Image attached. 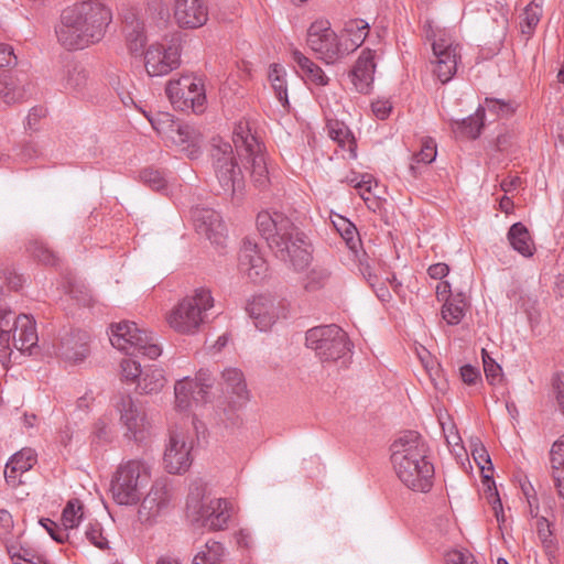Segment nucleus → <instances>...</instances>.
Segmentation results:
<instances>
[{
    "label": "nucleus",
    "instance_id": "1",
    "mask_svg": "<svg viewBox=\"0 0 564 564\" xmlns=\"http://www.w3.org/2000/svg\"><path fill=\"white\" fill-rule=\"evenodd\" d=\"M111 21V10L102 2H77L62 12L56 35L65 48L83 50L100 42Z\"/></svg>",
    "mask_w": 564,
    "mask_h": 564
},
{
    "label": "nucleus",
    "instance_id": "2",
    "mask_svg": "<svg viewBox=\"0 0 564 564\" xmlns=\"http://www.w3.org/2000/svg\"><path fill=\"white\" fill-rule=\"evenodd\" d=\"M390 460L398 479L409 489L427 492L433 487L434 466L429 446L415 431L398 436L390 446Z\"/></svg>",
    "mask_w": 564,
    "mask_h": 564
},
{
    "label": "nucleus",
    "instance_id": "3",
    "mask_svg": "<svg viewBox=\"0 0 564 564\" xmlns=\"http://www.w3.org/2000/svg\"><path fill=\"white\" fill-rule=\"evenodd\" d=\"M257 228L276 258L289 263L295 271H302L310 264L311 252L304 234L284 214L260 212Z\"/></svg>",
    "mask_w": 564,
    "mask_h": 564
},
{
    "label": "nucleus",
    "instance_id": "4",
    "mask_svg": "<svg viewBox=\"0 0 564 564\" xmlns=\"http://www.w3.org/2000/svg\"><path fill=\"white\" fill-rule=\"evenodd\" d=\"M306 347L324 364L346 367L352 352L347 333L335 324L310 328L305 334Z\"/></svg>",
    "mask_w": 564,
    "mask_h": 564
},
{
    "label": "nucleus",
    "instance_id": "5",
    "mask_svg": "<svg viewBox=\"0 0 564 564\" xmlns=\"http://www.w3.org/2000/svg\"><path fill=\"white\" fill-rule=\"evenodd\" d=\"M152 477V465L143 458L122 462L111 481L115 501L122 506L135 505Z\"/></svg>",
    "mask_w": 564,
    "mask_h": 564
},
{
    "label": "nucleus",
    "instance_id": "6",
    "mask_svg": "<svg viewBox=\"0 0 564 564\" xmlns=\"http://www.w3.org/2000/svg\"><path fill=\"white\" fill-rule=\"evenodd\" d=\"M214 306L209 289L199 286L193 294L185 296L169 313L166 321L171 328L180 334H194L205 322L206 313Z\"/></svg>",
    "mask_w": 564,
    "mask_h": 564
},
{
    "label": "nucleus",
    "instance_id": "7",
    "mask_svg": "<svg viewBox=\"0 0 564 564\" xmlns=\"http://www.w3.org/2000/svg\"><path fill=\"white\" fill-rule=\"evenodd\" d=\"M232 141L239 156L247 160L251 169V178L256 186L264 187L269 183V172L262 147L251 133L249 122L239 121L232 131Z\"/></svg>",
    "mask_w": 564,
    "mask_h": 564
},
{
    "label": "nucleus",
    "instance_id": "8",
    "mask_svg": "<svg viewBox=\"0 0 564 564\" xmlns=\"http://www.w3.org/2000/svg\"><path fill=\"white\" fill-rule=\"evenodd\" d=\"M109 340L115 348L131 356L142 354L149 359H156L162 354L154 337L133 322L112 325Z\"/></svg>",
    "mask_w": 564,
    "mask_h": 564
},
{
    "label": "nucleus",
    "instance_id": "9",
    "mask_svg": "<svg viewBox=\"0 0 564 564\" xmlns=\"http://www.w3.org/2000/svg\"><path fill=\"white\" fill-rule=\"evenodd\" d=\"M187 517L210 530H224L231 517V505L226 499H204L199 489L192 491L186 501Z\"/></svg>",
    "mask_w": 564,
    "mask_h": 564
},
{
    "label": "nucleus",
    "instance_id": "10",
    "mask_svg": "<svg viewBox=\"0 0 564 564\" xmlns=\"http://www.w3.org/2000/svg\"><path fill=\"white\" fill-rule=\"evenodd\" d=\"M306 42L317 58L328 65L348 55L346 42L337 35L327 20H316L310 25Z\"/></svg>",
    "mask_w": 564,
    "mask_h": 564
},
{
    "label": "nucleus",
    "instance_id": "11",
    "mask_svg": "<svg viewBox=\"0 0 564 564\" xmlns=\"http://www.w3.org/2000/svg\"><path fill=\"white\" fill-rule=\"evenodd\" d=\"M167 98L174 108L199 113L205 109L206 95L202 80L191 74L170 79L165 87Z\"/></svg>",
    "mask_w": 564,
    "mask_h": 564
},
{
    "label": "nucleus",
    "instance_id": "12",
    "mask_svg": "<svg viewBox=\"0 0 564 564\" xmlns=\"http://www.w3.org/2000/svg\"><path fill=\"white\" fill-rule=\"evenodd\" d=\"M212 158L216 177L224 193L234 195L240 191L243 180L240 169L237 167L231 144L221 139H214Z\"/></svg>",
    "mask_w": 564,
    "mask_h": 564
},
{
    "label": "nucleus",
    "instance_id": "13",
    "mask_svg": "<svg viewBox=\"0 0 564 564\" xmlns=\"http://www.w3.org/2000/svg\"><path fill=\"white\" fill-rule=\"evenodd\" d=\"M111 404L119 415V422L126 429V436L135 442H143L151 432L147 414L138 406L129 393H118Z\"/></svg>",
    "mask_w": 564,
    "mask_h": 564
},
{
    "label": "nucleus",
    "instance_id": "14",
    "mask_svg": "<svg viewBox=\"0 0 564 564\" xmlns=\"http://www.w3.org/2000/svg\"><path fill=\"white\" fill-rule=\"evenodd\" d=\"M148 119L158 133L166 135L172 143L182 151H186L191 159L198 155V134L193 127L174 121L169 113H162L160 118L148 117Z\"/></svg>",
    "mask_w": 564,
    "mask_h": 564
},
{
    "label": "nucleus",
    "instance_id": "15",
    "mask_svg": "<svg viewBox=\"0 0 564 564\" xmlns=\"http://www.w3.org/2000/svg\"><path fill=\"white\" fill-rule=\"evenodd\" d=\"M214 379L208 370H199L195 379L185 377L175 383V402L180 410H187L192 401L203 404L209 401Z\"/></svg>",
    "mask_w": 564,
    "mask_h": 564
},
{
    "label": "nucleus",
    "instance_id": "16",
    "mask_svg": "<svg viewBox=\"0 0 564 564\" xmlns=\"http://www.w3.org/2000/svg\"><path fill=\"white\" fill-rule=\"evenodd\" d=\"M432 72L442 83L453 79L460 61V46L447 36H440L433 42Z\"/></svg>",
    "mask_w": 564,
    "mask_h": 564
},
{
    "label": "nucleus",
    "instance_id": "17",
    "mask_svg": "<svg viewBox=\"0 0 564 564\" xmlns=\"http://www.w3.org/2000/svg\"><path fill=\"white\" fill-rule=\"evenodd\" d=\"M191 218L198 235L206 237L216 247L226 246L227 227L218 212L208 207L195 206L191 209Z\"/></svg>",
    "mask_w": 564,
    "mask_h": 564
},
{
    "label": "nucleus",
    "instance_id": "18",
    "mask_svg": "<svg viewBox=\"0 0 564 564\" xmlns=\"http://www.w3.org/2000/svg\"><path fill=\"white\" fill-rule=\"evenodd\" d=\"M193 442L187 433L172 431L164 452V466L170 474H183L192 464Z\"/></svg>",
    "mask_w": 564,
    "mask_h": 564
},
{
    "label": "nucleus",
    "instance_id": "19",
    "mask_svg": "<svg viewBox=\"0 0 564 564\" xmlns=\"http://www.w3.org/2000/svg\"><path fill=\"white\" fill-rule=\"evenodd\" d=\"M181 65L177 44H152L144 53V67L149 76H165Z\"/></svg>",
    "mask_w": 564,
    "mask_h": 564
},
{
    "label": "nucleus",
    "instance_id": "20",
    "mask_svg": "<svg viewBox=\"0 0 564 564\" xmlns=\"http://www.w3.org/2000/svg\"><path fill=\"white\" fill-rule=\"evenodd\" d=\"M171 497L169 486L163 480H156L139 507V520L148 525L154 524L169 512Z\"/></svg>",
    "mask_w": 564,
    "mask_h": 564
},
{
    "label": "nucleus",
    "instance_id": "21",
    "mask_svg": "<svg viewBox=\"0 0 564 564\" xmlns=\"http://www.w3.org/2000/svg\"><path fill=\"white\" fill-rule=\"evenodd\" d=\"M246 310L260 332H267L279 318L286 317L282 302L267 295L253 296Z\"/></svg>",
    "mask_w": 564,
    "mask_h": 564
},
{
    "label": "nucleus",
    "instance_id": "22",
    "mask_svg": "<svg viewBox=\"0 0 564 564\" xmlns=\"http://www.w3.org/2000/svg\"><path fill=\"white\" fill-rule=\"evenodd\" d=\"M90 336L86 330L65 333L56 347V355L67 362L83 361L89 354Z\"/></svg>",
    "mask_w": 564,
    "mask_h": 564
},
{
    "label": "nucleus",
    "instance_id": "23",
    "mask_svg": "<svg viewBox=\"0 0 564 564\" xmlns=\"http://www.w3.org/2000/svg\"><path fill=\"white\" fill-rule=\"evenodd\" d=\"M0 90L2 104L10 106L23 102L31 96V82L23 72H7L0 74Z\"/></svg>",
    "mask_w": 564,
    "mask_h": 564
},
{
    "label": "nucleus",
    "instance_id": "24",
    "mask_svg": "<svg viewBox=\"0 0 564 564\" xmlns=\"http://www.w3.org/2000/svg\"><path fill=\"white\" fill-rule=\"evenodd\" d=\"M239 270L251 281H261L268 271V265L259 251L258 245L251 239L246 238L239 253Z\"/></svg>",
    "mask_w": 564,
    "mask_h": 564
},
{
    "label": "nucleus",
    "instance_id": "25",
    "mask_svg": "<svg viewBox=\"0 0 564 564\" xmlns=\"http://www.w3.org/2000/svg\"><path fill=\"white\" fill-rule=\"evenodd\" d=\"M173 9L181 28H200L208 20V8L204 0H174Z\"/></svg>",
    "mask_w": 564,
    "mask_h": 564
},
{
    "label": "nucleus",
    "instance_id": "26",
    "mask_svg": "<svg viewBox=\"0 0 564 564\" xmlns=\"http://www.w3.org/2000/svg\"><path fill=\"white\" fill-rule=\"evenodd\" d=\"M376 53L369 48L361 51L351 73V82L357 91L368 94L373 83Z\"/></svg>",
    "mask_w": 564,
    "mask_h": 564
},
{
    "label": "nucleus",
    "instance_id": "27",
    "mask_svg": "<svg viewBox=\"0 0 564 564\" xmlns=\"http://www.w3.org/2000/svg\"><path fill=\"white\" fill-rule=\"evenodd\" d=\"M12 339L15 349L32 354V349L36 347L39 341L36 324L32 316L20 314L14 318Z\"/></svg>",
    "mask_w": 564,
    "mask_h": 564
},
{
    "label": "nucleus",
    "instance_id": "28",
    "mask_svg": "<svg viewBox=\"0 0 564 564\" xmlns=\"http://www.w3.org/2000/svg\"><path fill=\"white\" fill-rule=\"evenodd\" d=\"M57 82L67 94L80 95L87 86L88 75L79 63L69 59L58 72Z\"/></svg>",
    "mask_w": 564,
    "mask_h": 564
},
{
    "label": "nucleus",
    "instance_id": "29",
    "mask_svg": "<svg viewBox=\"0 0 564 564\" xmlns=\"http://www.w3.org/2000/svg\"><path fill=\"white\" fill-rule=\"evenodd\" d=\"M37 462V456L34 449L25 447L11 456L6 464L4 478L6 481L17 487L22 484L21 477L24 473L29 471Z\"/></svg>",
    "mask_w": 564,
    "mask_h": 564
},
{
    "label": "nucleus",
    "instance_id": "30",
    "mask_svg": "<svg viewBox=\"0 0 564 564\" xmlns=\"http://www.w3.org/2000/svg\"><path fill=\"white\" fill-rule=\"evenodd\" d=\"M291 57L306 83L317 86H326L329 83V78L322 67L314 63L310 57L305 56L297 48H293L291 51Z\"/></svg>",
    "mask_w": 564,
    "mask_h": 564
},
{
    "label": "nucleus",
    "instance_id": "31",
    "mask_svg": "<svg viewBox=\"0 0 564 564\" xmlns=\"http://www.w3.org/2000/svg\"><path fill=\"white\" fill-rule=\"evenodd\" d=\"M508 241L512 249L524 258H531L535 252V245L529 229L522 223H514L508 230Z\"/></svg>",
    "mask_w": 564,
    "mask_h": 564
},
{
    "label": "nucleus",
    "instance_id": "32",
    "mask_svg": "<svg viewBox=\"0 0 564 564\" xmlns=\"http://www.w3.org/2000/svg\"><path fill=\"white\" fill-rule=\"evenodd\" d=\"M370 25L362 19H352L345 23L344 34L340 36L346 42L347 54L356 51L366 40Z\"/></svg>",
    "mask_w": 564,
    "mask_h": 564
},
{
    "label": "nucleus",
    "instance_id": "33",
    "mask_svg": "<svg viewBox=\"0 0 564 564\" xmlns=\"http://www.w3.org/2000/svg\"><path fill=\"white\" fill-rule=\"evenodd\" d=\"M124 32L127 35L128 47L132 53H139L144 47L147 36L144 24L134 12L124 17Z\"/></svg>",
    "mask_w": 564,
    "mask_h": 564
},
{
    "label": "nucleus",
    "instance_id": "34",
    "mask_svg": "<svg viewBox=\"0 0 564 564\" xmlns=\"http://www.w3.org/2000/svg\"><path fill=\"white\" fill-rule=\"evenodd\" d=\"M550 462L557 494L564 499V435L553 443L550 451Z\"/></svg>",
    "mask_w": 564,
    "mask_h": 564
},
{
    "label": "nucleus",
    "instance_id": "35",
    "mask_svg": "<svg viewBox=\"0 0 564 564\" xmlns=\"http://www.w3.org/2000/svg\"><path fill=\"white\" fill-rule=\"evenodd\" d=\"M327 130L329 138L337 142L341 149L347 150L351 159L357 156L355 138L344 122L329 120L327 123Z\"/></svg>",
    "mask_w": 564,
    "mask_h": 564
},
{
    "label": "nucleus",
    "instance_id": "36",
    "mask_svg": "<svg viewBox=\"0 0 564 564\" xmlns=\"http://www.w3.org/2000/svg\"><path fill=\"white\" fill-rule=\"evenodd\" d=\"M224 389L227 393L232 394L238 401L248 399V390L243 373L237 368H227L223 371Z\"/></svg>",
    "mask_w": 564,
    "mask_h": 564
},
{
    "label": "nucleus",
    "instance_id": "37",
    "mask_svg": "<svg viewBox=\"0 0 564 564\" xmlns=\"http://www.w3.org/2000/svg\"><path fill=\"white\" fill-rule=\"evenodd\" d=\"M269 80L274 90L275 97L281 106L289 110L290 101L288 96L286 72L280 64H272L269 68Z\"/></svg>",
    "mask_w": 564,
    "mask_h": 564
},
{
    "label": "nucleus",
    "instance_id": "38",
    "mask_svg": "<svg viewBox=\"0 0 564 564\" xmlns=\"http://www.w3.org/2000/svg\"><path fill=\"white\" fill-rule=\"evenodd\" d=\"M543 1L532 0L520 15V29L523 35L531 37L543 14Z\"/></svg>",
    "mask_w": 564,
    "mask_h": 564
},
{
    "label": "nucleus",
    "instance_id": "39",
    "mask_svg": "<svg viewBox=\"0 0 564 564\" xmlns=\"http://www.w3.org/2000/svg\"><path fill=\"white\" fill-rule=\"evenodd\" d=\"M451 127L455 133L462 137L476 139L480 135L484 127V117L477 109L474 115L463 120H452Z\"/></svg>",
    "mask_w": 564,
    "mask_h": 564
},
{
    "label": "nucleus",
    "instance_id": "40",
    "mask_svg": "<svg viewBox=\"0 0 564 564\" xmlns=\"http://www.w3.org/2000/svg\"><path fill=\"white\" fill-rule=\"evenodd\" d=\"M466 303L462 293L447 299L442 307V317L448 325H458L465 316Z\"/></svg>",
    "mask_w": 564,
    "mask_h": 564
},
{
    "label": "nucleus",
    "instance_id": "41",
    "mask_svg": "<svg viewBox=\"0 0 564 564\" xmlns=\"http://www.w3.org/2000/svg\"><path fill=\"white\" fill-rule=\"evenodd\" d=\"M139 379L138 388L147 394L160 392L166 382L163 370L154 367L145 368Z\"/></svg>",
    "mask_w": 564,
    "mask_h": 564
},
{
    "label": "nucleus",
    "instance_id": "42",
    "mask_svg": "<svg viewBox=\"0 0 564 564\" xmlns=\"http://www.w3.org/2000/svg\"><path fill=\"white\" fill-rule=\"evenodd\" d=\"M477 109L484 118L485 113L488 112L491 121L508 118L514 112V107L511 102L497 98H486L484 104L479 105Z\"/></svg>",
    "mask_w": 564,
    "mask_h": 564
},
{
    "label": "nucleus",
    "instance_id": "43",
    "mask_svg": "<svg viewBox=\"0 0 564 564\" xmlns=\"http://www.w3.org/2000/svg\"><path fill=\"white\" fill-rule=\"evenodd\" d=\"M224 554L225 547L220 542L207 541L194 556L193 564H220Z\"/></svg>",
    "mask_w": 564,
    "mask_h": 564
},
{
    "label": "nucleus",
    "instance_id": "44",
    "mask_svg": "<svg viewBox=\"0 0 564 564\" xmlns=\"http://www.w3.org/2000/svg\"><path fill=\"white\" fill-rule=\"evenodd\" d=\"M83 517V503L78 499H70L63 509L62 524L69 532L78 527Z\"/></svg>",
    "mask_w": 564,
    "mask_h": 564
},
{
    "label": "nucleus",
    "instance_id": "45",
    "mask_svg": "<svg viewBox=\"0 0 564 564\" xmlns=\"http://www.w3.org/2000/svg\"><path fill=\"white\" fill-rule=\"evenodd\" d=\"M329 271L324 268H313L304 278L303 286L307 292H315L323 289L328 279Z\"/></svg>",
    "mask_w": 564,
    "mask_h": 564
},
{
    "label": "nucleus",
    "instance_id": "46",
    "mask_svg": "<svg viewBox=\"0 0 564 564\" xmlns=\"http://www.w3.org/2000/svg\"><path fill=\"white\" fill-rule=\"evenodd\" d=\"M7 550L12 561H14V564L17 562H20L21 564H30L42 556L35 550L26 545L11 543L7 545Z\"/></svg>",
    "mask_w": 564,
    "mask_h": 564
},
{
    "label": "nucleus",
    "instance_id": "47",
    "mask_svg": "<svg viewBox=\"0 0 564 564\" xmlns=\"http://www.w3.org/2000/svg\"><path fill=\"white\" fill-rule=\"evenodd\" d=\"M85 536L86 539L96 547L100 550L109 549V542L107 538L104 535L102 525L94 520L89 521L85 525Z\"/></svg>",
    "mask_w": 564,
    "mask_h": 564
},
{
    "label": "nucleus",
    "instance_id": "48",
    "mask_svg": "<svg viewBox=\"0 0 564 564\" xmlns=\"http://www.w3.org/2000/svg\"><path fill=\"white\" fill-rule=\"evenodd\" d=\"M29 251L40 262L45 264H55L57 257L55 253L42 241L34 240L29 245Z\"/></svg>",
    "mask_w": 564,
    "mask_h": 564
},
{
    "label": "nucleus",
    "instance_id": "49",
    "mask_svg": "<svg viewBox=\"0 0 564 564\" xmlns=\"http://www.w3.org/2000/svg\"><path fill=\"white\" fill-rule=\"evenodd\" d=\"M471 455L478 467L482 473L494 470V465L490 455L482 443L477 440L473 443Z\"/></svg>",
    "mask_w": 564,
    "mask_h": 564
},
{
    "label": "nucleus",
    "instance_id": "50",
    "mask_svg": "<svg viewBox=\"0 0 564 564\" xmlns=\"http://www.w3.org/2000/svg\"><path fill=\"white\" fill-rule=\"evenodd\" d=\"M481 352L486 379L490 384L495 386L501 381L502 369L500 365H498L485 349H482Z\"/></svg>",
    "mask_w": 564,
    "mask_h": 564
},
{
    "label": "nucleus",
    "instance_id": "51",
    "mask_svg": "<svg viewBox=\"0 0 564 564\" xmlns=\"http://www.w3.org/2000/svg\"><path fill=\"white\" fill-rule=\"evenodd\" d=\"M140 177L144 184L154 191H163L166 188V181L162 173L153 169H144Z\"/></svg>",
    "mask_w": 564,
    "mask_h": 564
},
{
    "label": "nucleus",
    "instance_id": "52",
    "mask_svg": "<svg viewBox=\"0 0 564 564\" xmlns=\"http://www.w3.org/2000/svg\"><path fill=\"white\" fill-rule=\"evenodd\" d=\"M121 368V375L122 378L126 381L134 382L137 379L140 378L143 370L141 369L140 362L131 359V358H124L120 362Z\"/></svg>",
    "mask_w": 564,
    "mask_h": 564
},
{
    "label": "nucleus",
    "instance_id": "53",
    "mask_svg": "<svg viewBox=\"0 0 564 564\" xmlns=\"http://www.w3.org/2000/svg\"><path fill=\"white\" fill-rule=\"evenodd\" d=\"M40 523L54 541L64 543L66 540L70 539V532L65 530V528H59L58 524L51 519H41Z\"/></svg>",
    "mask_w": 564,
    "mask_h": 564
},
{
    "label": "nucleus",
    "instance_id": "54",
    "mask_svg": "<svg viewBox=\"0 0 564 564\" xmlns=\"http://www.w3.org/2000/svg\"><path fill=\"white\" fill-rule=\"evenodd\" d=\"M437 150L436 143L433 139H427L423 142L419 153L414 155L417 163L430 164L436 159Z\"/></svg>",
    "mask_w": 564,
    "mask_h": 564
},
{
    "label": "nucleus",
    "instance_id": "55",
    "mask_svg": "<svg viewBox=\"0 0 564 564\" xmlns=\"http://www.w3.org/2000/svg\"><path fill=\"white\" fill-rule=\"evenodd\" d=\"M110 419L107 416L99 417L93 429V435L98 442H109L111 438Z\"/></svg>",
    "mask_w": 564,
    "mask_h": 564
},
{
    "label": "nucleus",
    "instance_id": "56",
    "mask_svg": "<svg viewBox=\"0 0 564 564\" xmlns=\"http://www.w3.org/2000/svg\"><path fill=\"white\" fill-rule=\"evenodd\" d=\"M378 186L377 182L373 181L370 174H362L360 180L356 182L355 188L358 191L359 196L368 204L370 202V194L372 186Z\"/></svg>",
    "mask_w": 564,
    "mask_h": 564
},
{
    "label": "nucleus",
    "instance_id": "57",
    "mask_svg": "<svg viewBox=\"0 0 564 564\" xmlns=\"http://www.w3.org/2000/svg\"><path fill=\"white\" fill-rule=\"evenodd\" d=\"M11 329L1 328L0 332V362L6 365L9 361L12 352L11 346Z\"/></svg>",
    "mask_w": 564,
    "mask_h": 564
},
{
    "label": "nucleus",
    "instance_id": "58",
    "mask_svg": "<svg viewBox=\"0 0 564 564\" xmlns=\"http://www.w3.org/2000/svg\"><path fill=\"white\" fill-rule=\"evenodd\" d=\"M460 378L468 386H475L481 380L479 369L471 365L460 367Z\"/></svg>",
    "mask_w": 564,
    "mask_h": 564
},
{
    "label": "nucleus",
    "instance_id": "59",
    "mask_svg": "<svg viewBox=\"0 0 564 564\" xmlns=\"http://www.w3.org/2000/svg\"><path fill=\"white\" fill-rule=\"evenodd\" d=\"M447 564H478L468 551L454 550L447 554Z\"/></svg>",
    "mask_w": 564,
    "mask_h": 564
},
{
    "label": "nucleus",
    "instance_id": "60",
    "mask_svg": "<svg viewBox=\"0 0 564 564\" xmlns=\"http://www.w3.org/2000/svg\"><path fill=\"white\" fill-rule=\"evenodd\" d=\"M541 544L545 552V555L549 558L550 564H560L557 554H558V545L557 541L552 536L549 539L541 540Z\"/></svg>",
    "mask_w": 564,
    "mask_h": 564
},
{
    "label": "nucleus",
    "instance_id": "61",
    "mask_svg": "<svg viewBox=\"0 0 564 564\" xmlns=\"http://www.w3.org/2000/svg\"><path fill=\"white\" fill-rule=\"evenodd\" d=\"M487 500L491 505V508L497 518V521L498 522L505 521L503 508H502V503H501V500H500L497 489L492 490L489 487V490L487 494Z\"/></svg>",
    "mask_w": 564,
    "mask_h": 564
},
{
    "label": "nucleus",
    "instance_id": "62",
    "mask_svg": "<svg viewBox=\"0 0 564 564\" xmlns=\"http://www.w3.org/2000/svg\"><path fill=\"white\" fill-rule=\"evenodd\" d=\"M344 228H337L343 239L346 241L349 248H355L357 240H356V234L357 229L356 227L348 221L347 219H343Z\"/></svg>",
    "mask_w": 564,
    "mask_h": 564
},
{
    "label": "nucleus",
    "instance_id": "63",
    "mask_svg": "<svg viewBox=\"0 0 564 564\" xmlns=\"http://www.w3.org/2000/svg\"><path fill=\"white\" fill-rule=\"evenodd\" d=\"M18 63V57L13 52V47L9 44L0 43V68L4 66H13Z\"/></svg>",
    "mask_w": 564,
    "mask_h": 564
},
{
    "label": "nucleus",
    "instance_id": "64",
    "mask_svg": "<svg viewBox=\"0 0 564 564\" xmlns=\"http://www.w3.org/2000/svg\"><path fill=\"white\" fill-rule=\"evenodd\" d=\"M371 109L378 119L383 120L391 112L392 106L388 100H377L371 104Z\"/></svg>",
    "mask_w": 564,
    "mask_h": 564
}]
</instances>
